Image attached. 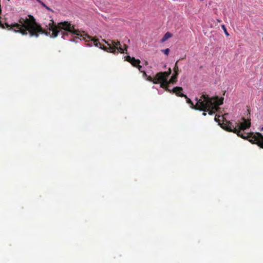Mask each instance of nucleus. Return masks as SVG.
Wrapping results in <instances>:
<instances>
[{"instance_id": "9d476101", "label": "nucleus", "mask_w": 263, "mask_h": 263, "mask_svg": "<svg viewBox=\"0 0 263 263\" xmlns=\"http://www.w3.org/2000/svg\"><path fill=\"white\" fill-rule=\"evenodd\" d=\"M125 60L128 62L129 63H130L132 60H133V57H131L129 55H127L125 57Z\"/></svg>"}, {"instance_id": "dca6fc26", "label": "nucleus", "mask_w": 263, "mask_h": 263, "mask_svg": "<svg viewBox=\"0 0 263 263\" xmlns=\"http://www.w3.org/2000/svg\"><path fill=\"white\" fill-rule=\"evenodd\" d=\"M161 41L162 42H164V36L161 39Z\"/></svg>"}, {"instance_id": "f257e3e1", "label": "nucleus", "mask_w": 263, "mask_h": 263, "mask_svg": "<svg viewBox=\"0 0 263 263\" xmlns=\"http://www.w3.org/2000/svg\"><path fill=\"white\" fill-rule=\"evenodd\" d=\"M243 122H236V125H232V123L229 122L228 125L223 126L227 131L233 132L236 134L238 136L245 139H249V141L253 144H256L261 148H263V136L260 133L249 134L244 132V130L249 128L251 126L250 121L247 120L244 117L242 118Z\"/></svg>"}, {"instance_id": "aec40b11", "label": "nucleus", "mask_w": 263, "mask_h": 263, "mask_svg": "<svg viewBox=\"0 0 263 263\" xmlns=\"http://www.w3.org/2000/svg\"><path fill=\"white\" fill-rule=\"evenodd\" d=\"M161 51L164 53V50H162Z\"/></svg>"}, {"instance_id": "f03ea898", "label": "nucleus", "mask_w": 263, "mask_h": 263, "mask_svg": "<svg viewBox=\"0 0 263 263\" xmlns=\"http://www.w3.org/2000/svg\"><path fill=\"white\" fill-rule=\"evenodd\" d=\"M206 94H203L201 95L199 99L196 98V101L197 103L196 105H194L193 102L190 99H189L186 95L181 93L180 95V97H184L186 101V102L190 105V107L196 110H199L200 111H205L207 109L208 103H210L209 100L208 99L207 97L205 96Z\"/></svg>"}, {"instance_id": "9b49d317", "label": "nucleus", "mask_w": 263, "mask_h": 263, "mask_svg": "<svg viewBox=\"0 0 263 263\" xmlns=\"http://www.w3.org/2000/svg\"><path fill=\"white\" fill-rule=\"evenodd\" d=\"M136 67L138 68V69L140 71L142 72V67L141 65H140V64H139V65L137 66V67ZM143 72L144 74L146 75V72L145 71H143Z\"/></svg>"}, {"instance_id": "4468645a", "label": "nucleus", "mask_w": 263, "mask_h": 263, "mask_svg": "<svg viewBox=\"0 0 263 263\" xmlns=\"http://www.w3.org/2000/svg\"><path fill=\"white\" fill-rule=\"evenodd\" d=\"M170 50L168 48L165 49V55H167L169 53Z\"/></svg>"}, {"instance_id": "39448f33", "label": "nucleus", "mask_w": 263, "mask_h": 263, "mask_svg": "<svg viewBox=\"0 0 263 263\" xmlns=\"http://www.w3.org/2000/svg\"><path fill=\"white\" fill-rule=\"evenodd\" d=\"M147 80L154 84H160V87L164 88V72H158L154 78L148 76Z\"/></svg>"}, {"instance_id": "423d86ee", "label": "nucleus", "mask_w": 263, "mask_h": 263, "mask_svg": "<svg viewBox=\"0 0 263 263\" xmlns=\"http://www.w3.org/2000/svg\"><path fill=\"white\" fill-rule=\"evenodd\" d=\"M215 121L217 122H218L219 124L221 125V127L226 130L223 127V126H226L228 125L229 122L231 123L230 121H227L226 119H224L223 116H220L216 115L215 117Z\"/></svg>"}, {"instance_id": "20e7f679", "label": "nucleus", "mask_w": 263, "mask_h": 263, "mask_svg": "<svg viewBox=\"0 0 263 263\" xmlns=\"http://www.w3.org/2000/svg\"><path fill=\"white\" fill-rule=\"evenodd\" d=\"M174 73L172 76L171 78L169 81H167V78L171 73L172 70L170 68L168 69V71L167 72L165 71V91L171 92V90L168 89V84L170 83L174 84L177 81V77L178 75V67L177 66V63H176L175 67L174 68Z\"/></svg>"}, {"instance_id": "2eb2a0df", "label": "nucleus", "mask_w": 263, "mask_h": 263, "mask_svg": "<svg viewBox=\"0 0 263 263\" xmlns=\"http://www.w3.org/2000/svg\"><path fill=\"white\" fill-rule=\"evenodd\" d=\"M41 5H42L44 7H46V5L43 2H42L41 3H40Z\"/></svg>"}, {"instance_id": "ddd939ff", "label": "nucleus", "mask_w": 263, "mask_h": 263, "mask_svg": "<svg viewBox=\"0 0 263 263\" xmlns=\"http://www.w3.org/2000/svg\"><path fill=\"white\" fill-rule=\"evenodd\" d=\"M45 8H46L47 10H48V11H51V12H53V11L52 9H51L50 8H49V7H48V6H46V7H45Z\"/></svg>"}, {"instance_id": "412c9836", "label": "nucleus", "mask_w": 263, "mask_h": 263, "mask_svg": "<svg viewBox=\"0 0 263 263\" xmlns=\"http://www.w3.org/2000/svg\"><path fill=\"white\" fill-rule=\"evenodd\" d=\"M262 130H263V127L262 128Z\"/></svg>"}, {"instance_id": "6e6552de", "label": "nucleus", "mask_w": 263, "mask_h": 263, "mask_svg": "<svg viewBox=\"0 0 263 263\" xmlns=\"http://www.w3.org/2000/svg\"><path fill=\"white\" fill-rule=\"evenodd\" d=\"M140 61L138 59H136L135 58L133 57V60L130 63L133 66L137 67L140 63Z\"/></svg>"}, {"instance_id": "f8f14e48", "label": "nucleus", "mask_w": 263, "mask_h": 263, "mask_svg": "<svg viewBox=\"0 0 263 263\" xmlns=\"http://www.w3.org/2000/svg\"><path fill=\"white\" fill-rule=\"evenodd\" d=\"M221 27H222V29H223V30H224V31L225 33H226V34L227 35H229V33H228V32H227V29H226V28L225 26H224V25H222V26H221Z\"/></svg>"}, {"instance_id": "6ab92c4d", "label": "nucleus", "mask_w": 263, "mask_h": 263, "mask_svg": "<svg viewBox=\"0 0 263 263\" xmlns=\"http://www.w3.org/2000/svg\"><path fill=\"white\" fill-rule=\"evenodd\" d=\"M71 41H73V42H75V41H76V39H72V40H71Z\"/></svg>"}, {"instance_id": "7ed1b4c3", "label": "nucleus", "mask_w": 263, "mask_h": 263, "mask_svg": "<svg viewBox=\"0 0 263 263\" xmlns=\"http://www.w3.org/2000/svg\"><path fill=\"white\" fill-rule=\"evenodd\" d=\"M210 101V103H208L207 109L205 111H208L210 115L215 114L219 108V106L223 104V98H219L218 97L210 98L208 95H205Z\"/></svg>"}, {"instance_id": "0eeeda50", "label": "nucleus", "mask_w": 263, "mask_h": 263, "mask_svg": "<svg viewBox=\"0 0 263 263\" xmlns=\"http://www.w3.org/2000/svg\"><path fill=\"white\" fill-rule=\"evenodd\" d=\"M183 91V88L181 87H175L173 89V92L175 93L177 96L180 97L181 95V91Z\"/></svg>"}, {"instance_id": "a211bd4d", "label": "nucleus", "mask_w": 263, "mask_h": 263, "mask_svg": "<svg viewBox=\"0 0 263 263\" xmlns=\"http://www.w3.org/2000/svg\"><path fill=\"white\" fill-rule=\"evenodd\" d=\"M38 3H39L40 4L42 2L40 0H36Z\"/></svg>"}, {"instance_id": "f3484780", "label": "nucleus", "mask_w": 263, "mask_h": 263, "mask_svg": "<svg viewBox=\"0 0 263 263\" xmlns=\"http://www.w3.org/2000/svg\"><path fill=\"white\" fill-rule=\"evenodd\" d=\"M205 111H204V112L202 113V115L204 116H205L206 115V113L205 112Z\"/></svg>"}, {"instance_id": "1a4fd4ad", "label": "nucleus", "mask_w": 263, "mask_h": 263, "mask_svg": "<svg viewBox=\"0 0 263 263\" xmlns=\"http://www.w3.org/2000/svg\"><path fill=\"white\" fill-rule=\"evenodd\" d=\"M172 34L169 32L165 33V41L172 36Z\"/></svg>"}]
</instances>
